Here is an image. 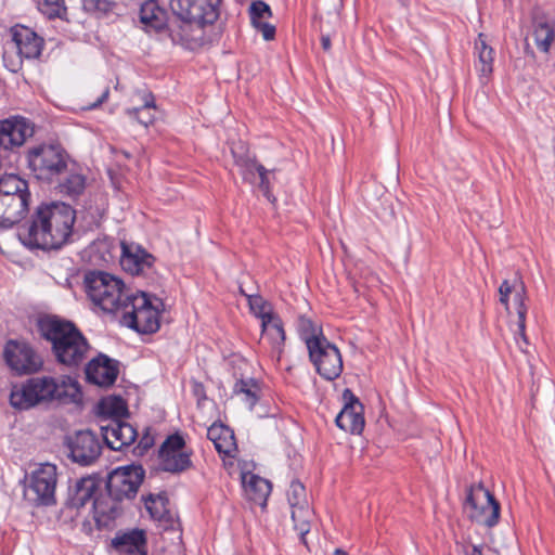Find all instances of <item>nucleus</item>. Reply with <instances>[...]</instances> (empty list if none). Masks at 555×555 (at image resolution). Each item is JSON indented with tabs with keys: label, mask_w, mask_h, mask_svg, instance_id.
<instances>
[{
	"label": "nucleus",
	"mask_w": 555,
	"mask_h": 555,
	"mask_svg": "<svg viewBox=\"0 0 555 555\" xmlns=\"http://www.w3.org/2000/svg\"><path fill=\"white\" fill-rule=\"evenodd\" d=\"M75 220L76 212L70 205L62 202L43 203L18 228V237L31 248L59 249L68 242Z\"/></svg>",
	"instance_id": "1"
},
{
	"label": "nucleus",
	"mask_w": 555,
	"mask_h": 555,
	"mask_svg": "<svg viewBox=\"0 0 555 555\" xmlns=\"http://www.w3.org/2000/svg\"><path fill=\"white\" fill-rule=\"evenodd\" d=\"M81 397L78 382L70 376L38 375L12 387L10 404L16 410L27 411L53 402L77 403Z\"/></svg>",
	"instance_id": "2"
},
{
	"label": "nucleus",
	"mask_w": 555,
	"mask_h": 555,
	"mask_svg": "<svg viewBox=\"0 0 555 555\" xmlns=\"http://www.w3.org/2000/svg\"><path fill=\"white\" fill-rule=\"evenodd\" d=\"M221 0H170L175 20L170 39L185 49L194 50L205 43L204 27L212 25L220 15Z\"/></svg>",
	"instance_id": "3"
},
{
	"label": "nucleus",
	"mask_w": 555,
	"mask_h": 555,
	"mask_svg": "<svg viewBox=\"0 0 555 555\" xmlns=\"http://www.w3.org/2000/svg\"><path fill=\"white\" fill-rule=\"evenodd\" d=\"M144 476L141 465L118 467L108 474L104 491L93 501V517L99 526H107L119 515L120 502L137 495Z\"/></svg>",
	"instance_id": "4"
},
{
	"label": "nucleus",
	"mask_w": 555,
	"mask_h": 555,
	"mask_svg": "<svg viewBox=\"0 0 555 555\" xmlns=\"http://www.w3.org/2000/svg\"><path fill=\"white\" fill-rule=\"evenodd\" d=\"M38 330L51 343L52 353L62 365L77 367L86 360L90 345L74 322L47 315L38 321Z\"/></svg>",
	"instance_id": "5"
},
{
	"label": "nucleus",
	"mask_w": 555,
	"mask_h": 555,
	"mask_svg": "<svg viewBox=\"0 0 555 555\" xmlns=\"http://www.w3.org/2000/svg\"><path fill=\"white\" fill-rule=\"evenodd\" d=\"M28 169L40 181L53 183L73 165L70 156L59 143H39L26 152Z\"/></svg>",
	"instance_id": "6"
},
{
	"label": "nucleus",
	"mask_w": 555,
	"mask_h": 555,
	"mask_svg": "<svg viewBox=\"0 0 555 555\" xmlns=\"http://www.w3.org/2000/svg\"><path fill=\"white\" fill-rule=\"evenodd\" d=\"M85 288L94 306L116 315L126 304V297L131 294L120 279L103 271L88 272L85 275Z\"/></svg>",
	"instance_id": "7"
},
{
	"label": "nucleus",
	"mask_w": 555,
	"mask_h": 555,
	"mask_svg": "<svg viewBox=\"0 0 555 555\" xmlns=\"http://www.w3.org/2000/svg\"><path fill=\"white\" fill-rule=\"evenodd\" d=\"M125 302L118 314L122 325L140 334H152L158 331L159 311L145 293L131 292Z\"/></svg>",
	"instance_id": "8"
},
{
	"label": "nucleus",
	"mask_w": 555,
	"mask_h": 555,
	"mask_svg": "<svg viewBox=\"0 0 555 555\" xmlns=\"http://www.w3.org/2000/svg\"><path fill=\"white\" fill-rule=\"evenodd\" d=\"M465 507L469 509V518L478 524L492 528L499 522L500 503L481 482L468 488Z\"/></svg>",
	"instance_id": "9"
},
{
	"label": "nucleus",
	"mask_w": 555,
	"mask_h": 555,
	"mask_svg": "<svg viewBox=\"0 0 555 555\" xmlns=\"http://www.w3.org/2000/svg\"><path fill=\"white\" fill-rule=\"evenodd\" d=\"M309 359L317 372L326 380L338 378L343 372V360L338 348L327 338L308 343Z\"/></svg>",
	"instance_id": "10"
},
{
	"label": "nucleus",
	"mask_w": 555,
	"mask_h": 555,
	"mask_svg": "<svg viewBox=\"0 0 555 555\" xmlns=\"http://www.w3.org/2000/svg\"><path fill=\"white\" fill-rule=\"evenodd\" d=\"M192 452L185 450L184 438L176 433L169 435L158 451L159 468L171 474H180L192 467Z\"/></svg>",
	"instance_id": "11"
},
{
	"label": "nucleus",
	"mask_w": 555,
	"mask_h": 555,
	"mask_svg": "<svg viewBox=\"0 0 555 555\" xmlns=\"http://www.w3.org/2000/svg\"><path fill=\"white\" fill-rule=\"evenodd\" d=\"M70 460L80 466H90L102 453V443L90 429L78 430L65 439Z\"/></svg>",
	"instance_id": "12"
},
{
	"label": "nucleus",
	"mask_w": 555,
	"mask_h": 555,
	"mask_svg": "<svg viewBox=\"0 0 555 555\" xmlns=\"http://www.w3.org/2000/svg\"><path fill=\"white\" fill-rule=\"evenodd\" d=\"M56 466L41 464L30 476L26 493L36 505L50 506L55 503Z\"/></svg>",
	"instance_id": "13"
},
{
	"label": "nucleus",
	"mask_w": 555,
	"mask_h": 555,
	"mask_svg": "<svg viewBox=\"0 0 555 555\" xmlns=\"http://www.w3.org/2000/svg\"><path fill=\"white\" fill-rule=\"evenodd\" d=\"M3 354L7 364L18 375L33 374L39 371L42 365L36 352L25 344L10 340L4 348Z\"/></svg>",
	"instance_id": "14"
},
{
	"label": "nucleus",
	"mask_w": 555,
	"mask_h": 555,
	"mask_svg": "<svg viewBox=\"0 0 555 555\" xmlns=\"http://www.w3.org/2000/svg\"><path fill=\"white\" fill-rule=\"evenodd\" d=\"M343 399L345 404L335 418L336 425L345 431L361 434L365 424L363 404L349 388L344 390Z\"/></svg>",
	"instance_id": "15"
},
{
	"label": "nucleus",
	"mask_w": 555,
	"mask_h": 555,
	"mask_svg": "<svg viewBox=\"0 0 555 555\" xmlns=\"http://www.w3.org/2000/svg\"><path fill=\"white\" fill-rule=\"evenodd\" d=\"M155 257L135 244L121 243L120 266L132 275L149 276L153 272Z\"/></svg>",
	"instance_id": "16"
},
{
	"label": "nucleus",
	"mask_w": 555,
	"mask_h": 555,
	"mask_svg": "<svg viewBox=\"0 0 555 555\" xmlns=\"http://www.w3.org/2000/svg\"><path fill=\"white\" fill-rule=\"evenodd\" d=\"M33 134L34 127L26 118L11 117L0 120V147L7 151L22 146Z\"/></svg>",
	"instance_id": "17"
},
{
	"label": "nucleus",
	"mask_w": 555,
	"mask_h": 555,
	"mask_svg": "<svg viewBox=\"0 0 555 555\" xmlns=\"http://www.w3.org/2000/svg\"><path fill=\"white\" fill-rule=\"evenodd\" d=\"M86 378L89 383L100 387L112 386L119 373L118 361L100 353L86 365Z\"/></svg>",
	"instance_id": "18"
},
{
	"label": "nucleus",
	"mask_w": 555,
	"mask_h": 555,
	"mask_svg": "<svg viewBox=\"0 0 555 555\" xmlns=\"http://www.w3.org/2000/svg\"><path fill=\"white\" fill-rule=\"evenodd\" d=\"M101 434L105 444L115 451L129 447L138 436L132 425L117 418L107 420V424L101 425Z\"/></svg>",
	"instance_id": "19"
},
{
	"label": "nucleus",
	"mask_w": 555,
	"mask_h": 555,
	"mask_svg": "<svg viewBox=\"0 0 555 555\" xmlns=\"http://www.w3.org/2000/svg\"><path fill=\"white\" fill-rule=\"evenodd\" d=\"M102 481L95 476H87L78 479L73 487L69 488L66 505L73 508H81L87 503L93 501L100 494Z\"/></svg>",
	"instance_id": "20"
},
{
	"label": "nucleus",
	"mask_w": 555,
	"mask_h": 555,
	"mask_svg": "<svg viewBox=\"0 0 555 555\" xmlns=\"http://www.w3.org/2000/svg\"><path fill=\"white\" fill-rule=\"evenodd\" d=\"M12 40L18 54L26 59H36L41 54L43 39L31 28L15 25L11 28Z\"/></svg>",
	"instance_id": "21"
},
{
	"label": "nucleus",
	"mask_w": 555,
	"mask_h": 555,
	"mask_svg": "<svg viewBox=\"0 0 555 555\" xmlns=\"http://www.w3.org/2000/svg\"><path fill=\"white\" fill-rule=\"evenodd\" d=\"M139 18L145 30L159 33L167 29L170 36V24L175 20V16L169 18L167 11L162 8L156 0H146L141 4Z\"/></svg>",
	"instance_id": "22"
},
{
	"label": "nucleus",
	"mask_w": 555,
	"mask_h": 555,
	"mask_svg": "<svg viewBox=\"0 0 555 555\" xmlns=\"http://www.w3.org/2000/svg\"><path fill=\"white\" fill-rule=\"evenodd\" d=\"M231 153L234 164L238 168L244 181L251 184L256 183L257 173L261 165L256 162L255 156L249 153L245 144L237 142L231 147Z\"/></svg>",
	"instance_id": "23"
},
{
	"label": "nucleus",
	"mask_w": 555,
	"mask_h": 555,
	"mask_svg": "<svg viewBox=\"0 0 555 555\" xmlns=\"http://www.w3.org/2000/svg\"><path fill=\"white\" fill-rule=\"evenodd\" d=\"M113 546L122 554L146 555V537L143 530L134 529L116 537Z\"/></svg>",
	"instance_id": "24"
},
{
	"label": "nucleus",
	"mask_w": 555,
	"mask_h": 555,
	"mask_svg": "<svg viewBox=\"0 0 555 555\" xmlns=\"http://www.w3.org/2000/svg\"><path fill=\"white\" fill-rule=\"evenodd\" d=\"M242 483L248 500L261 506L266 505L271 492L269 480L250 473H244L242 475Z\"/></svg>",
	"instance_id": "25"
},
{
	"label": "nucleus",
	"mask_w": 555,
	"mask_h": 555,
	"mask_svg": "<svg viewBox=\"0 0 555 555\" xmlns=\"http://www.w3.org/2000/svg\"><path fill=\"white\" fill-rule=\"evenodd\" d=\"M57 182L60 192L70 197L80 195L86 188V178L77 170L74 162L73 165L68 166V171L63 173Z\"/></svg>",
	"instance_id": "26"
},
{
	"label": "nucleus",
	"mask_w": 555,
	"mask_h": 555,
	"mask_svg": "<svg viewBox=\"0 0 555 555\" xmlns=\"http://www.w3.org/2000/svg\"><path fill=\"white\" fill-rule=\"evenodd\" d=\"M207 437L220 454L231 455L235 450L234 435L223 425H211L207 430Z\"/></svg>",
	"instance_id": "27"
},
{
	"label": "nucleus",
	"mask_w": 555,
	"mask_h": 555,
	"mask_svg": "<svg viewBox=\"0 0 555 555\" xmlns=\"http://www.w3.org/2000/svg\"><path fill=\"white\" fill-rule=\"evenodd\" d=\"M30 194L7 195L8 229L20 223L29 209Z\"/></svg>",
	"instance_id": "28"
},
{
	"label": "nucleus",
	"mask_w": 555,
	"mask_h": 555,
	"mask_svg": "<svg viewBox=\"0 0 555 555\" xmlns=\"http://www.w3.org/2000/svg\"><path fill=\"white\" fill-rule=\"evenodd\" d=\"M145 508L150 516L167 528L172 522V516L167 508L168 499L165 494H149L144 499Z\"/></svg>",
	"instance_id": "29"
},
{
	"label": "nucleus",
	"mask_w": 555,
	"mask_h": 555,
	"mask_svg": "<svg viewBox=\"0 0 555 555\" xmlns=\"http://www.w3.org/2000/svg\"><path fill=\"white\" fill-rule=\"evenodd\" d=\"M475 51L478 57V62L476 64L477 70L482 77H489L493 70L494 51L487 44L483 34L478 35V39L475 42Z\"/></svg>",
	"instance_id": "30"
},
{
	"label": "nucleus",
	"mask_w": 555,
	"mask_h": 555,
	"mask_svg": "<svg viewBox=\"0 0 555 555\" xmlns=\"http://www.w3.org/2000/svg\"><path fill=\"white\" fill-rule=\"evenodd\" d=\"M533 37L537 48L543 53H548L555 39L554 25L546 20L535 21L533 27Z\"/></svg>",
	"instance_id": "31"
},
{
	"label": "nucleus",
	"mask_w": 555,
	"mask_h": 555,
	"mask_svg": "<svg viewBox=\"0 0 555 555\" xmlns=\"http://www.w3.org/2000/svg\"><path fill=\"white\" fill-rule=\"evenodd\" d=\"M291 508L294 529L298 532L301 543L307 545L306 534L310 531V522L313 518V512L308 503Z\"/></svg>",
	"instance_id": "32"
},
{
	"label": "nucleus",
	"mask_w": 555,
	"mask_h": 555,
	"mask_svg": "<svg viewBox=\"0 0 555 555\" xmlns=\"http://www.w3.org/2000/svg\"><path fill=\"white\" fill-rule=\"evenodd\" d=\"M266 321L261 323L262 338L267 339L273 348L280 349L285 340V332L281 319L275 317H264Z\"/></svg>",
	"instance_id": "33"
},
{
	"label": "nucleus",
	"mask_w": 555,
	"mask_h": 555,
	"mask_svg": "<svg viewBox=\"0 0 555 555\" xmlns=\"http://www.w3.org/2000/svg\"><path fill=\"white\" fill-rule=\"evenodd\" d=\"M99 410L101 415L107 416L108 420H120L121 416L128 413L127 403L121 397H109L101 400Z\"/></svg>",
	"instance_id": "34"
},
{
	"label": "nucleus",
	"mask_w": 555,
	"mask_h": 555,
	"mask_svg": "<svg viewBox=\"0 0 555 555\" xmlns=\"http://www.w3.org/2000/svg\"><path fill=\"white\" fill-rule=\"evenodd\" d=\"M1 195H23L30 194L28 182L16 175H4L0 178Z\"/></svg>",
	"instance_id": "35"
},
{
	"label": "nucleus",
	"mask_w": 555,
	"mask_h": 555,
	"mask_svg": "<svg viewBox=\"0 0 555 555\" xmlns=\"http://www.w3.org/2000/svg\"><path fill=\"white\" fill-rule=\"evenodd\" d=\"M147 98L149 99L145 100L144 104L141 107L127 109V114L129 116L135 117L137 120L145 127H147L154 121L155 116L152 113V111L156 108L153 95L149 94Z\"/></svg>",
	"instance_id": "36"
},
{
	"label": "nucleus",
	"mask_w": 555,
	"mask_h": 555,
	"mask_svg": "<svg viewBox=\"0 0 555 555\" xmlns=\"http://www.w3.org/2000/svg\"><path fill=\"white\" fill-rule=\"evenodd\" d=\"M297 327L300 338L305 341L307 347L308 343H310L313 339L326 338L322 334V330L319 328L309 318L305 315L298 318Z\"/></svg>",
	"instance_id": "37"
},
{
	"label": "nucleus",
	"mask_w": 555,
	"mask_h": 555,
	"mask_svg": "<svg viewBox=\"0 0 555 555\" xmlns=\"http://www.w3.org/2000/svg\"><path fill=\"white\" fill-rule=\"evenodd\" d=\"M248 299V305L251 312L261 320V323L266 321L267 315L275 317L276 314L272 311L270 304L264 300L260 295H245Z\"/></svg>",
	"instance_id": "38"
},
{
	"label": "nucleus",
	"mask_w": 555,
	"mask_h": 555,
	"mask_svg": "<svg viewBox=\"0 0 555 555\" xmlns=\"http://www.w3.org/2000/svg\"><path fill=\"white\" fill-rule=\"evenodd\" d=\"M514 292V304L516 306L517 318L521 321V327L524 326V321L526 320L528 308L525 304L527 291L522 281H515Z\"/></svg>",
	"instance_id": "39"
},
{
	"label": "nucleus",
	"mask_w": 555,
	"mask_h": 555,
	"mask_svg": "<svg viewBox=\"0 0 555 555\" xmlns=\"http://www.w3.org/2000/svg\"><path fill=\"white\" fill-rule=\"evenodd\" d=\"M256 388L257 384L253 379H240L234 385V392L245 395L246 404L253 409L258 400Z\"/></svg>",
	"instance_id": "40"
},
{
	"label": "nucleus",
	"mask_w": 555,
	"mask_h": 555,
	"mask_svg": "<svg viewBox=\"0 0 555 555\" xmlns=\"http://www.w3.org/2000/svg\"><path fill=\"white\" fill-rule=\"evenodd\" d=\"M272 15L270 7L263 1H254L249 7L251 25L270 18Z\"/></svg>",
	"instance_id": "41"
},
{
	"label": "nucleus",
	"mask_w": 555,
	"mask_h": 555,
	"mask_svg": "<svg viewBox=\"0 0 555 555\" xmlns=\"http://www.w3.org/2000/svg\"><path fill=\"white\" fill-rule=\"evenodd\" d=\"M287 500L291 507L308 503L305 486L300 481H292L287 492Z\"/></svg>",
	"instance_id": "42"
},
{
	"label": "nucleus",
	"mask_w": 555,
	"mask_h": 555,
	"mask_svg": "<svg viewBox=\"0 0 555 555\" xmlns=\"http://www.w3.org/2000/svg\"><path fill=\"white\" fill-rule=\"evenodd\" d=\"M38 8L49 18L60 17L65 11L64 0H39Z\"/></svg>",
	"instance_id": "43"
},
{
	"label": "nucleus",
	"mask_w": 555,
	"mask_h": 555,
	"mask_svg": "<svg viewBox=\"0 0 555 555\" xmlns=\"http://www.w3.org/2000/svg\"><path fill=\"white\" fill-rule=\"evenodd\" d=\"M111 0H83V8L88 12L105 14L112 10Z\"/></svg>",
	"instance_id": "44"
},
{
	"label": "nucleus",
	"mask_w": 555,
	"mask_h": 555,
	"mask_svg": "<svg viewBox=\"0 0 555 555\" xmlns=\"http://www.w3.org/2000/svg\"><path fill=\"white\" fill-rule=\"evenodd\" d=\"M515 288V283L512 285L507 280H504L500 287H499V294H500V302L504 306L505 310L509 311V295L513 293V289Z\"/></svg>",
	"instance_id": "45"
},
{
	"label": "nucleus",
	"mask_w": 555,
	"mask_h": 555,
	"mask_svg": "<svg viewBox=\"0 0 555 555\" xmlns=\"http://www.w3.org/2000/svg\"><path fill=\"white\" fill-rule=\"evenodd\" d=\"M268 175L269 171L263 166H260L257 173V179H259V189L262 191L263 195L270 199V180Z\"/></svg>",
	"instance_id": "46"
},
{
	"label": "nucleus",
	"mask_w": 555,
	"mask_h": 555,
	"mask_svg": "<svg viewBox=\"0 0 555 555\" xmlns=\"http://www.w3.org/2000/svg\"><path fill=\"white\" fill-rule=\"evenodd\" d=\"M256 29L261 31L262 37L264 40H272L275 36V27L269 23L266 22H259L255 25H253Z\"/></svg>",
	"instance_id": "47"
},
{
	"label": "nucleus",
	"mask_w": 555,
	"mask_h": 555,
	"mask_svg": "<svg viewBox=\"0 0 555 555\" xmlns=\"http://www.w3.org/2000/svg\"><path fill=\"white\" fill-rule=\"evenodd\" d=\"M0 227L8 229L7 195L0 194Z\"/></svg>",
	"instance_id": "48"
},
{
	"label": "nucleus",
	"mask_w": 555,
	"mask_h": 555,
	"mask_svg": "<svg viewBox=\"0 0 555 555\" xmlns=\"http://www.w3.org/2000/svg\"><path fill=\"white\" fill-rule=\"evenodd\" d=\"M516 340L520 338L525 345H528L527 336H526V320L524 321V326L521 328V321L518 319L517 321V331L515 332ZM519 344V341H517Z\"/></svg>",
	"instance_id": "49"
},
{
	"label": "nucleus",
	"mask_w": 555,
	"mask_h": 555,
	"mask_svg": "<svg viewBox=\"0 0 555 555\" xmlns=\"http://www.w3.org/2000/svg\"><path fill=\"white\" fill-rule=\"evenodd\" d=\"M108 94H109V89L105 88V90L96 99V101L91 103L89 106H87V109H94V108L99 107L103 102H105L107 100Z\"/></svg>",
	"instance_id": "50"
},
{
	"label": "nucleus",
	"mask_w": 555,
	"mask_h": 555,
	"mask_svg": "<svg viewBox=\"0 0 555 555\" xmlns=\"http://www.w3.org/2000/svg\"><path fill=\"white\" fill-rule=\"evenodd\" d=\"M153 437H151L150 435H144L140 442H139V448L142 449V451H146L147 449H150L152 446H153Z\"/></svg>",
	"instance_id": "51"
},
{
	"label": "nucleus",
	"mask_w": 555,
	"mask_h": 555,
	"mask_svg": "<svg viewBox=\"0 0 555 555\" xmlns=\"http://www.w3.org/2000/svg\"><path fill=\"white\" fill-rule=\"evenodd\" d=\"M321 44L323 50L328 51L331 48V39L328 36H322L321 38Z\"/></svg>",
	"instance_id": "52"
},
{
	"label": "nucleus",
	"mask_w": 555,
	"mask_h": 555,
	"mask_svg": "<svg viewBox=\"0 0 555 555\" xmlns=\"http://www.w3.org/2000/svg\"><path fill=\"white\" fill-rule=\"evenodd\" d=\"M483 545H473L472 553L469 555H482Z\"/></svg>",
	"instance_id": "53"
},
{
	"label": "nucleus",
	"mask_w": 555,
	"mask_h": 555,
	"mask_svg": "<svg viewBox=\"0 0 555 555\" xmlns=\"http://www.w3.org/2000/svg\"><path fill=\"white\" fill-rule=\"evenodd\" d=\"M335 555H348L347 553H345L344 551L341 550H336L335 551Z\"/></svg>",
	"instance_id": "54"
}]
</instances>
